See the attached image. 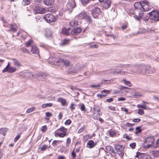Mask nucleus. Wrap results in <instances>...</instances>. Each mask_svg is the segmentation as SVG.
Wrapping results in <instances>:
<instances>
[{
  "instance_id": "1",
  "label": "nucleus",
  "mask_w": 159,
  "mask_h": 159,
  "mask_svg": "<svg viewBox=\"0 0 159 159\" xmlns=\"http://www.w3.org/2000/svg\"><path fill=\"white\" fill-rule=\"evenodd\" d=\"M134 68V70H136L132 71V72L144 74L152 73L154 72V70H151L150 67L149 66L140 65L135 66Z\"/></svg>"
},
{
  "instance_id": "2",
  "label": "nucleus",
  "mask_w": 159,
  "mask_h": 159,
  "mask_svg": "<svg viewBox=\"0 0 159 159\" xmlns=\"http://www.w3.org/2000/svg\"><path fill=\"white\" fill-rule=\"evenodd\" d=\"M67 129L63 126H61L60 128L55 132V137L58 136L60 137L63 138L67 135Z\"/></svg>"
},
{
  "instance_id": "3",
  "label": "nucleus",
  "mask_w": 159,
  "mask_h": 159,
  "mask_svg": "<svg viewBox=\"0 0 159 159\" xmlns=\"http://www.w3.org/2000/svg\"><path fill=\"white\" fill-rule=\"evenodd\" d=\"M150 19L156 22L159 21V13L155 10H153L148 13Z\"/></svg>"
},
{
  "instance_id": "4",
  "label": "nucleus",
  "mask_w": 159,
  "mask_h": 159,
  "mask_svg": "<svg viewBox=\"0 0 159 159\" xmlns=\"http://www.w3.org/2000/svg\"><path fill=\"white\" fill-rule=\"evenodd\" d=\"M76 6L75 0H69L66 5V9L70 13H71Z\"/></svg>"
},
{
  "instance_id": "5",
  "label": "nucleus",
  "mask_w": 159,
  "mask_h": 159,
  "mask_svg": "<svg viewBox=\"0 0 159 159\" xmlns=\"http://www.w3.org/2000/svg\"><path fill=\"white\" fill-rule=\"evenodd\" d=\"M102 12L101 9L98 7H94L93 8L91 11V14L93 17L95 18L98 17L99 16L101 15Z\"/></svg>"
},
{
  "instance_id": "6",
  "label": "nucleus",
  "mask_w": 159,
  "mask_h": 159,
  "mask_svg": "<svg viewBox=\"0 0 159 159\" xmlns=\"http://www.w3.org/2000/svg\"><path fill=\"white\" fill-rule=\"evenodd\" d=\"M43 18L48 23L54 22L56 20L55 17L50 14H46L43 16Z\"/></svg>"
},
{
  "instance_id": "7",
  "label": "nucleus",
  "mask_w": 159,
  "mask_h": 159,
  "mask_svg": "<svg viewBox=\"0 0 159 159\" xmlns=\"http://www.w3.org/2000/svg\"><path fill=\"white\" fill-rule=\"evenodd\" d=\"M143 13H139V16H136L135 18L138 20L139 21L143 18V20L145 21H147L149 19V17L147 16L143 15Z\"/></svg>"
},
{
  "instance_id": "8",
  "label": "nucleus",
  "mask_w": 159,
  "mask_h": 159,
  "mask_svg": "<svg viewBox=\"0 0 159 159\" xmlns=\"http://www.w3.org/2000/svg\"><path fill=\"white\" fill-rule=\"evenodd\" d=\"M111 0H104L102 4L103 7L105 9L109 8L111 5Z\"/></svg>"
},
{
  "instance_id": "9",
  "label": "nucleus",
  "mask_w": 159,
  "mask_h": 159,
  "mask_svg": "<svg viewBox=\"0 0 159 159\" xmlns=\"http://www.w3.org/2000/svg\"><path fill=\"white\" fill-rule=\"evenodd\" d=\"M134 7L136 9L139 10L140 11L142 12L143 8L142 4L140 2H136L134 4Z\"/></svg>"
},
{
  "instance_id": "10",
  "label": "nucleus",
  "mask_w": 159,
  "mask_h": 159,
  "mask_svg": "<svg viewBox=\"0 0 159 159\" xmlns=\"http://www.w3.org/2000/svg\"><path fill=\"white\" fill-rule=\"evenodd\" d=\"M96 144V142H94L92 140H89L87 143V147L89 148H92L94 147Z\"/></svg>"
},
{
  "instance_id": "11",
  "label": "nucleus",
  "mask_w": 159,
  "mask_h": 159,
  "mask_svg": "<svg viewBox=\"0 0 159 159\" xmlns=\"http://www.w3.org/2000/svg\"><path fill=\"white\" fill-rule=\"evenodd\" d=\"M81 31V30L80 28H75L72 30L71 34L74 35H76L80 33Z\"/></svg>"
},
{
  "instance_id": "12",
  "label": "nucleus",
  "mask_w": 159,
  "mask_h": 159,
  "mask_svg": "<svg viewBox=\"0 0 159 159\" xmlns=\"http://www.w3.org/2000/svg\"><path fill=\"white\" fill-rule=\"evenodd\" d=\"M87 16V14L85 11L80 12L78 15L76 16L75 17L79 19H82L84 18Z\"/></svg>"
},
{
  "instance_id": "13",
  "label": "nucleus",
  "mask_w": 159,
  "mask_h": 159,
  "mask_svg": "<svg viewBox=\"0 0 159 159\" xmlns=\"http://www.w3.org/2000/svg\"><path fill=\"white\" fill-rule=\"evenodd\" d=\"M143 4H142V6L144 8L143 10V11H147L149 10H150V7H149V6L148 5V2H143Z\"/></svg>"
},
{
  "instance_id": "14",
  "label": "nucleus",
  "mask_w": 159,
  "mask_h": 159,
  "mask_svg": "<svg viewBox=\"0 0 159 159\" xmlns=\"http://www.w3.org/2000/svg\"><path fill=\"white\" fill-rule=\"evenodd\" d=\"M31 52L33 53L36 54H38L39 52V50L35 45L32 46Z\"/></svg>"
},
{
  "instance_id": "15",
  "label": "nucleus",
  "mask_w": 159,
  "mask_h": 159,
  "mask_svg": "<svg viewBox=\"0 0 159 159\" xmlns=\"http://www.w3.org/2000/svg\"><path fill=\"white\" fill-rule=\"evenodd\" d=\"M16 69L15 68L13 67H10L8 68L4 71H2L3 73H5L7 72L9 73H13L16 70Z\"/></svg>"
},
{
  "instance_id": "16",
  "label": "nucleus",
  "mask_w": 159,
  "mask_h": 159,
  "mask_svg": "<svg viewBox=\"0 0 159 159\" xmlns=\"http://www.w3.org/2000/svg\"><path fill=\"white\" fill-rule=\"evenodd\" d=\"M43 2L46 5L51 6L54 3V0H43Z\"/></svg>"
},
{
  "instance_id": "17",
  "label": "nucleus",
  "mask_w": 159,
  "mask_h": 159,
  "mask_svg": "<svg viewBox=\"0 0 159 159\" xmlns=\"http://www.w3.org/2000/svg\"><path fill=\"white\" fill-rule=\"evenodd\" d=\"M61 64L63 65L66 66H68L70 65V62L69 60L67 59H63L61 60Z\"/></svg>"
},
{
  "instance_id": "18",
  "label": "nucleus",
  "mask_w": 159,
  "mask_h": 159,
  "mask_svg": "<svg viewBox=\"0 0 159 159\" xmlns=\"http://www.w3.org/2000/svg\"><path fill=\"white\" fill-rule=\"evenodd\" d=\"M106 150L110 154L112 153L115 154V152L113 148L110 146H107L106 147Z\"/></svg>"
},
{
  "instance_id": "19",
  "label": "nucleus",
  "mask_w": 159,
  "mask_h": 159,
  "mask_svg": "<svg viewBox=\"0 0 159 159\" xmlns=\"http://www.w3.org/2000/svg\"><path fill=\"white\" fill-rule=\"evenodd\" d=\"M70 29L68 28V29L65 28H63L62 30V33L66 35H68L70 34Z\"/></svg>"
},
{
  "instance_id": "20",
  "label": "nucleus",
  "mask_w": 159,
  "mask_h": 159,
  "mask_svg": "<svg viewBox=\"0 0 159 159\" xmlns=\"http://www.w3.org/2000/svg\"><path fill=\"white\" fill-rule=\"evenodd\" d=\"M37 12L38 13L42 14L45 13L46 11V9L43 8L37 7L36 8Z\"/></svg>"
},
{
  "instance_id": "21",
  "label": "nucleus",
  "mask_w": 159,
  "mask_h": 159,
  "mask_svg": "<svg viewBox=\"0 0 159 159\" xmlns=\"http://www.w3.org/2000/svg\"><path fill=\"white\" fill-rule=\"evenodd\" d=\"M146 143L152 144L154 142L155 140L153 137H147L146 139Z\"/></svg>"
},
{
  "instance_id": "22",
  "label": "nucleus",
  "mask_w": 159,
  "mask_h": 159,
  "mask_svg": "<svg viewBox=\"0 0 159 159\" xmlns=\"http://www.w3.org/2000/svg\"><path fill=\"white\" fill-rule=\"evenodd\" d=\"M58 101L60 102L61 105L62 106H65L67 105V104L66 103L67 102L66 100L61 98H58Z\"/></svg>"
},
{
  "instance_id": "23",
  "label": "nucleus",
  "mask_w": 159,
  "mask_h": 159,
  "mask_svg": "<svg viewBox=\"0 0 159 159\" xmlns=\"http://www.w3.org/2000/svg\"><path fill=\"white\" fill-rule=\"evenodd\" d=\"M47 74L45 73H41L39 74L38 76L39 77V79L40 80L43 81L44 79H46Z\"/></svg>"
},
{
  "instance_id": "24",
  "label": "nucleus",
  "mask_w": 159,
  "mask_h": 159,
  "mask_svg": "<svg viewBox=\"0 0 159 159\" xmlns=\"http://www.w3.org/2000/svg\"><path fill=\"white\" fill-rule=\"evenodd\" d=\"M8 129L6 128H1L0 129V134L3 136L6 135L5 133L8 131Z\"/></svg>"
},
{
  "instance_id": "25",
  "label": "nucleus",
  "mask_w": 159,
  "mask_h": 159,
  "mask_svg": "<svg viewBox=\"0 0 159 159\" xmlns=\"http://www.w3.org/2000/svg\"><path fill=\"white\" fill-rule=\"evenodd\" d=\"M13 61V64L14 66L19 67L21 66V65L20 61L17 60L15 59H12Z\"/></svg>"
},
{
  "instance_id": "26",
  "label": "nucleus",
  "mask_w": 159,
  "mask_h": 159,
  "mask_svg": "<svg viewBox=\"0 0 159 159\" xmlns=\"http://www.w3.org/2000/svg\"><path fill=\"white\" fill-rule=\"evenodd\" d=\"M10 30L9 31H11L14 32H16L17 30V27L15 24L10 25Z\"/></svg>"
},
{
  "instance_id": "27",
  "label": "nucleus",
  "mask_w": 159,
  "mask_h": 159,
  "mask_svg": "<svg viewBox=\"0 0 159 159\" xmlns=\"http://www.w3.org/2000/svg\"><path fill=\"white\" fill-rule=\"evenodd\" d=\"M140 157V159H152L149 155L145 154L141 155Z\"/></svg>"
},
{
  "instance_id": "28",
  "label": "nucleus",
  "mask_w": 159,
  "mask_h": 159,
  "mask_svg": "<svg viewBox=\"0 0 159 159\" xmlns=\"http://www.w3.org/2000/svg\"><path fill=\"white\" fill-rule=\"evenodd\" d=\"M61 59H62L59 58H54L52 59V61L53 62L54 64H56L58 63H61Z\"/></svg>"
},
{
  "instance_id": "29",
  "label": "nucleus",
  "mask_w": 159,
  "mask_h": 159,
  "mask_svg": "<svg viewBox=\"0 0 159 159\" xmlns=\"http://www.w3.org/2000/svg\"><path fill=\"white\" fill-rule=\"evenodd\" d=\"M115 149L117 152L123 150V146L120 145H117L115 146Z\"/></svg>"
},
{
  "instance_id": "30",
  "label": "nucleus",
  "mask_w": 159,
  "mask_h": 159,
  "mask_svg": "<svg viewBox=\"0 0 159 159\" xmlns=\"http://www.w3.org/2000/svg\"><path fill=\"white\" fill-rule=\"evenodd\" d=\"M62 142V140H54L52 143V145L54 147H57L59 143V142Z\"/></svg>"
},
{
  "instance_id": "31",
  "label": "nucleus",
  "mask_w": 159,
  "mask_h": 159,
  "mask_svg": "<svg viewBox=\"0 0 159 159\" xmlns=\"http://www.w3.org/2000/svg\"><path fill=\"white\" fill-rule=\"evenodd\" d=\"M69 40L67 39H64L62 41L61 45L62 46L67 45L69 43Z\"/></svg>"
},
{
  "instance_id": "32",
  "label": "nucleus",
  "mask_w": 159,
  "mask_h": 159,
  "mask_svg": "<svg viewBox=\"0 0 159 159\" xmlns=\"http://www.w3.org/2000/svg\"><path fill=\"white\" fill-rule=\"evenodd\" d=\"M109 134L112 137H114L116 134V132L115 130L111 129L109 131Z\"/></svg>"
},
{
  "instance_id": "33",
  "label": "nucleus",
  "mask_w": 159,
  "mask_h": 159,
  "mask_svg": "<svg viewBox=\"0 0 159 159\" xmlns=\"http://www.w3.org/2000/svg\"><path fill=\"white\" fill-rule=\"evenodd\" d=\"M125 68L126 70H130V71L132 72V71L133 70H131L130 69L132 68L133 67V66L131 65H129L128 64H126L125 65Z\"/></svg>"
},
{
  "instance_id": "34",
  "label": "nucleus",
  "mask_w": 159,
  "mask_h": 159,
  "mask_svg": "<svg viewBox=\"0 0 159 159\" xmlns=\"http://www.w3.org/2000/svg\"><path fill=\"white\" fill-rule=\"evenodd\" d=\"M53 105V104L52 103H47L43 104L42 105V107L43 108H45L47 107H51Z\"/></svg>"
},
{
  "instance_id": "35",
  "label": "nucleus",
  "mask_w": 159,
  "mask_h": 159,
  "mask_svg": "<svg viewBox=\"0 0 159 159\" xmlns=\"http://www.w3.org/2000/svg\"><path fill=\"white\" fill-rule=\"evenodd\" d=\"M80 2L83 5L85 6L89 3L90 0H81Z\"/></svg>"
},
{
  "instance_id": "36",
  "label": "nucleus",
  "mask_w": 159,
  "mask_h": 159,
  "mask_svg": "<svg viewBox=\"0 0 159 159\" xmlns=\"http://www.w3.org/2000/svg\"><path fill=\"white\" fill-rule=\"evenodd\" d=\"M137 107L138 108H141L144 109H147V105L146 104H143V105L138 104Z\"/></svg>"
},
{
  "instance_id": "37",
  "label": "nucleus",
  "mask_w": 159,
  "mask_h": 159,
  "mask_svg": "<svg viewBox=\"0 0 159 159\" xmlns=\"http://www.w3.org/2000/svg\"><path fill=\"white\" fill-rule=\"evenodd\" d=\"M34 45L33 44V41L31 40H29L26 44V47H29L30 45H31V46Z\"/></svg>"
},
{
  "instance_id": "38",
  "label": "nucleus",
  "mask_w": 159,
  "mask_h": 159,
  "mask_svg": "<svg viewBox=\"0 0 159 159\" xmlns=\"http://www.w3.org/2000/svg\"><path fill=\"white\" fill-rule=\"evenodd\" d=\"M133 95L135 97V98H138L139 97H141L142 96L141 93L137 92H134V93Z\"/></svg>"
},
{
  "instance_id": "39",
  "label": "nucleus",
  "mask_w": 159,
  "mask_h": 159,
  "mask_svg": "<svg viewBox=\"0 0 159 159\" xmlns=\"http://www.w3.org/2000/svg\"><path fill=\"white\" fill-rule=\"evenodd\" d=\"M98 112L97 114L94 113V112H93V116L94 117V119H97L98 117H99L100 116V114L98 112V111L97 110Z\"/></svg>"
},
{
  "instance_id": "40",
  "label": "nucleus",
  "mask_w": 159,
  "mask_h": 159,
  "mask_svg": "<svg viewBox=\"0 0 159 159\" xmlns=\"http://www.w3.org/2000/svg\"><path fill=\"white\" fill-rule=\"evenodd\" d=\"M153 155L154 157H157L159 156V151L155 150L153 152Z\"/></svg>"
},
{
  "instance_id": "41",
  "label": "nucleus",
  "mask_w": 159,
  "mask_h": 159,
  "mask_svg": "<svg viewBox=\"0 0 159 159\" xmlns=\"http://www.w3.org/2000/svg\"><path fill=\"white\" fill-rule=\"evenodd\" d=\"M30 2V0H23L22 3L24 5H25L29 4Z\"/></svg>"
},
{
  "instance_id": "42",
  "label": "nucleus",
  "mask_w": 159,
  "mask_h": 159,
  "mask_svg": "<svg viewBox=\"0 0 159 159\" xmlns=\"http://www.w3.org/2000/svg\"><path fill=\"white\" fill-rule=\"evenodd\" d=\"M71 142V139L70 138H67L66 139V146L67 147H69Z\"/></svg>"
},
{
  "instance_id": "43",
  "label": "nucleus",
  "mask_w": 159,
  "mask_h": 159,
  "mask_svg": "<svg viewBox=\"0 0 159 159\" xmlns=\"http://www.w3.org/2000/svg\"><path fill=\"white\" fill-rule=\"evenodd\" d=\"M25 76L27 78H30L33 76V75L30 72H27L25 74Z\"/></svg>"
},
{
  "instance_id": "44",
  "label": "nucleus",
  "mask_w": 159,
  "mask_h": 159,
  "mask_svg": "<svg viewBox=\"0 0 159 159\" xmlns=\"http://www.w3.org/2000/svg\"><path fill=\"white\" fill-rule=\"evenodd\" d=\"M122 80L124 82L125 84L127 86L129 87H131V84L130 81H126L125 79H123Z\"/></svg>"
},
{
  "instance_id": "45",
  "label": "nucleus",
  "mask_w": 159,
  "mask_h": 159,
  "mask_svg": "<svg viewBox=\"0 0 159 159\" xmlns=\"http://www.w3.org/2000/svg\"><path fill=\"white\" fill-rule=\"evenodd\" d=\"M85 128V126H82L81 128L78 130V133H80L84 131Z\"/></svg>"
},
{
  "instance_id": "46",
  "label": "nucleus",
  "mask_w": 159,
  "mask_h": 159,
  "mask_svg": "<svg viewBox=\"0 0 159 159\" xmlns=\"http://www.w3.org/2000/svg\"><path fill=\"white\" fill-rule=\"evenodd\" d=\"M101 93L104 95H106V96L107 94L109 93V91L106 90H104L101 91Z\"/></svg>"
},
{
  "instance_id": "47",
  "label": "nucleus",
  "mask_w": 159,
  "mask_h": 159,
  "mask_svg": "<svg viewBox=\"0 0 159 159\" xmlns=\"http://www.w3.org/2000/svg\"><path fill=\"white\" fill-rule=\"evenodd\" d=\"M34 109H35V108L34 107L29 108L27 110V111H26V112L27 113H30L33 111L34 110Z\"/></svg>"
},
{
  "instance_id": "48",
  "label": "nucleus",
  "mask_w": 159,
  "mask_h": 159,
  "mask_svg": "<svg viewBox=\"0 0 159 159\" xmlns=\"http://www.w3.org/2000/svg\"><path fill=\"white\" fill-rule=\"evenodd\" d=\"M80 109L82 111L85 112L86 111L85 107L84 104H81L80 107Z\"/></svg>"
},
{
  "instance_id": "49",
  "label": "nucleus",
  "mask_w": 159,
  "mask_h": 159,
  "mask_svg": "<svg viewBox=\"0 0 159 159\" xmlns=\"http://www.w3.org/2000/svg\"><path fill=\"white\" fill-rule=\"evenodd\" d=\"M89 135L84 136L83 138V140L84 142H86L89 139Z\"/></svg>"
},
{
  "instance_id": "50",
  "label": "nucleus",
  "mask_w": 159,
  "mask_h": 159,
  "mask_svg": "<svg viewBox=\"0 0 159 159\" xmlns=\"http://www.w3.org/2000/svg\"><path fill=\"white\" fill-rule=\"evenodd\" d=\"M140 127H137L136 128V131L135 133L136 134L140 132L141 131V130L140 129Z\"/></svg>"
},
{
  "instance_id": "51",
  "label": "nucleus",
  "mask_w": 159,
  "mask_h": 159,
  "mask_svg": "<svg viewBox=\"0 0 159 159\" xmlns=\"http://www.w3.org/2000/svg\"><path fill=\"white\" fill-rule=\"evenodd\" d=\"M48 148V145H44L41 148V150L43 151H44L46 150Z\"/></svg>"
},
{
  "instance_id": "52",
  "label": "nucleus",
  "mask_w": 159,
  "mask_h": 159,
  "mask_svg": "<svg viewBox=\"0 0 159 159\" xmlns=\"http://www.w3.org/2000/svg\"><path fill=\"white\" fill-rule=\"evenodd\" d=\"M2 21L3 22V23H4L3 26H4L5 27H8V25L7 22H5V20H4L3 17L2 18Z\"/></svg>"
},
{
  "instance_id": "53",
  "label": "nucleus",
  "mask_w": 159,
  "mask_h": 159,
  "mask_svg": "<svg viewBox=\"0 0 159 159\" xmlns=\"http://www.w3.org/2000/svg\"><path fill=\"white\" fill-rule=\"evenodd\" d=\"M47 130L46 126H43L41 128V130L43 132H45Z\"/></svg>"
},
{
  "instance_id": "54",
  "label": "nucleus",
  "mask_w": 159,
  "mask_h": 159,
  "mask_svg": "<svg viewBox=\"0 0 159 159\" xmlns=\"http://www.w3.org/2000/svg\"><path fill=\"white\" fill-rule=\"evenodd\" d=\"M76 21L75 20H72L70 22V24L72 26H75V25Z\"/></svg>"
},
{
  "instance_id": "55",
  "label": "nucleus",
  "mask_w": 159,
  "mask_h": 159,
  "mask_svg": "<svg viewBox=\"0 0 159 159\" xmlns=\"http://www.w3.org/2000/svg\"><path fill=\"white\" fill-rule=\"evenodd\" d=\"M136 144L135 143H131L129 144V146L133 149L134 148H135Z\"/></svg>"
},
{
  "instance_id": "56",
  "label": "nucleus",
  "mask_w": 159,
  "mask_h": 159,
  "mask_svg": "<svg viewBox=\"0 0 159 159\" xmlns=\"http://www.w3.org/2000/svg\"><path fill=\"white\" fill-rule=\"evenodd\" d=\"M138 113L139 115H142L144 113V111L143 110L139 109Z\"/></svg>"
},
{
  "instance_id": "57",
  "label": "nucleus",
  "mask_w": 159,
  "mask_h": 159,
  "mask_svg": "<svg viewBox=\"0 0 159 159\" xmlns=\"http://www.w3.org/2000/svg\"><path fill=\"white\" fill-rule=\"evenodd\" d=\"M75 104L73 103H72L71 104V105L70 106V108L71 109V110H73L75 109Z\"/></svg>"
},
{
  "instance_id": "58",
  "label": "nucleus",
  "mask_w": 159,
  "mask_h": 159,
  "mask_svg": "<svg viewBox=\"0 0 159 159\" xmlns=\"http://www.w3.org/2000/svg\"><path fill=\"white\" fill-rule=\"evenodd\" d=\"M117 154L120 156L122 157L124 155L123 150L122 151H120L117 152Z\"/></svg>"
},
{
  "instance_id": "59",
  "label": "nucleus",
  "mask_w": 159,
  "mask_h": 159,
  "mask_svg": "<svg viewBox=\"0 0 159 159\" xmlns=\"http://www.w3.org/2000/svg\"><path fill=\"white\" fill-rule=\"evenodd\" d=\"M71 121L70 120L68 119L66 121L65 123V124L66 125H69L71 123Z\"/></svg>"
},
{
  "instance_id": "60",
  "label": "nucleus",
  "mask_w": 159,
  "mask_h": 159,
  "mask_svg": "<svg viewBox=\"0 0 159 159\" xmlns=\"http://www.w3.org/2000/svg\"><path fill=\"white\" fill-rule=\"evenodd\" d=\"M20 137V134L16 136L14 138V141L15 142H16L18 140Z\"/></svg>"
},
{
  "instance_id": "61",
  "label": "nucleus",
  "mask_w": 159,
  "mask_h": 159,
  "mask_svg": "<svg viewBox=\"0 0 159 159\" xmlns=\"http://www.w3.org/2000/svg\"><path fill=\"white\" fill-rule=\"evenodd\" d=\"M100 86V84H98L96 85L92 84L91 85V87L93 88H97L99 87Z\"/></svg>"
},
{
  "instance_id": "62",
  "label": "nucleus",
  "mask_w": 159,
  "mask_h": 159,
  "mask_svg": "<svg viewBox=\"0 0 159 159\" xmlns=\"http://www.w3.org/2000/svg\"><path fill=\"white\" fill-rule=\"evenodd\" d=\"M50 11L52 13H55L57 11V9L55 8H50Z\"/></svg>"
},
{
  "instance_id": "63",
  "label": "nucleus",
  "mask_w": 159,
  "mask_h": 159,
  "mask_svg": "<svg viewBox=\"0 0 159 159\" xmlns=\"http://www.w3.org/2000/svg\"><path fill=\"white\" fill-rule=\"evenodd\" d=\"M106 96V95H104L103 94H97L98 97V98H102V97H105Z\"/></svg>"
},
{
  "instance_id": "64",
  "label": "nucleus",
  "mask_w": 159,
  "mask_h": 159,
  "mask_svg": "<svg viewBox=\"0 0 159 159\" xmlns=\"http://www.w3.org/2000/svg\"><path fill=\"white\" fill-rule=\"evenodd\" d=\"M57 159H65V157L63 156H59Z\"/></svg>"
}]
</instances>
